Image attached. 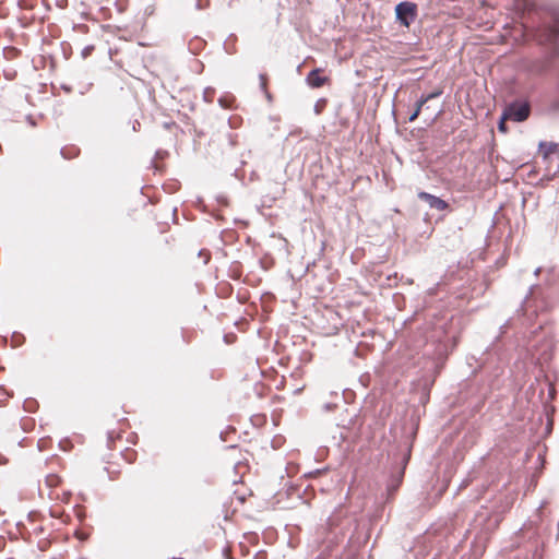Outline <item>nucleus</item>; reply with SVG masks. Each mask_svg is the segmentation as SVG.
<instances>
[{
	"label": "nucleus",
	"mask_w": 559,
	"mask_h": 559,
	"mask_svg": "<svg viewBox=\"0 0 559 559\" xmlns=\"http://www.w3.org/2000/svg\"><path fill=\"white\" fill-rule=\"evenodd\" d=\"M397 21L405 27H408L417 16V5L414 2L404 1L395 7Z\"/></svg>",
	"instance_id": "f257e3e1"
},
{
	"label": "nucleus",
	"mask_w": 559,
	"mask_h": 559,
	"mask_svg": "<svg viewBox=\"0 0 559 559\" xmlns=\"http://www.w3.org/2000/svg\"><path fill=\"white\" fill-rule=\"evenodd\" d=\"M530 116V105L526 102H515L510 104L503 111V119L516 122L526 120Z\"/></svg>",
	"instance_id": "f03ea898"
},
{
	"label": "nucleus",
	"mask_w": 559,
	"mask_h": 559,
	"mask_svg": "<svg viewBox=\"0 0 559 559\" xmlns=\"http://www.w3.org/2000/svg\"><path fill=\"white\" fill-rule=\"evenodd\" d=\"M418 198L420 200L425 201L431 209H435L438 211H444L449 207V204L444 200H442L433 194H430L428 192H424V191L419 192Z\"/></svg>",
	"instance_id": "7ed1b4c3"
},
{
	"label": "nucleus",
	"mask_w": 559,
	"mask_h": 559,
	"mask_svg": "<svg viewBox=\"0 0 559 559\" xmlns=\"http://www.w3.org/2000/svg\"><path fill=\"white\" fill-rule=\"evenodd\" d=\"M540 43H552L557 45L559 40V22H556L552 26H549L538 35Z\"/></svg>",
	"instance_id": "20e7f679"
},
{
	"label": "nucleus",
	"mask_w": 559,
	"mask_h": 559,
	"mask_svg": "<svg viewBox=\"0 0 559 559\" xmlns=\"http://www.w3.org/2000/svg\"><path fill=\"white\" fill-rule=\"evenodd\" d=\"M306 81L310 87L319 88L323 86L329 81V79L321 75L320 69H313L308 73Z\"/></svg>",
	"instance_id": "39448f33"
},
{
	"label": "nucleus",
	"mask_w": 559,
	"mask_h": 559,
	"mask_svg": "<svg viewBox=\"0 0 559 559\" xmlns=\"http://www.w3.org/2000/svg\"><path fill=\"white\" fill-rule=\"evenodd\" d=\"M539 148L543 153L544 159L550 158L552 154H556L558 152V145L552 142H550V143L540 142Z\"/></svg>",
	"instance_id": "423d86ee"
},
{
	"label": "nucleus",
	"mask_w": 559,
	"mask_h": 559,
	"mask_svg": "<svg viewBox=\"0 0 559 559\" xmlns=\"http://www.w3.org/2000/svg\"><path fill=\"white\" fill-rule=\"evenodd\" d=\"M61 483V479L56 474H49L46 476V484L48 487H57Z\"/></svg>",
	"instance_id": "0eeeda50"
},
{
	"label": "nucleus",
	"mask_w": 559,
	"mask_h": 559,
	"mask_svg": "<svg viewBox=\"0 0 559 559\" xmlns=\"http://www.w3.org/2000/svg\"><path fill=\"white\" fill-rule=\"evenodd\" d=\"M95 49V46L94 45H87L85 46L82 51H81V55L84 59H86L87 57H90L92 55V52L94 51Z\"/></svg>",
	"instance_id": "6e6552de"
},
{
	"label": "nucleus",
	"mask_w": 559,
	"mask_h": 559,
	"mask_svg": "<svg viewBox=\"0 0 559 559\" xmlns=\"http://www.w3.org/2000/svg\"><path fill=\"white\" fill-rule=\"evenodd\" d=\"M427 103V98L423 95L416 103V108L421 111L423 106Z\"/></svg>",
	"instance_id": "1a4fd4ad"
},
{
	"label": "nucleus",
	"mask_w": 559,
	"mask_h": 559,
	"mask_svg": "<svg viewBox=\"0 0 559 559\" xmlns=\"http://www.w3.org/2000/svg\"><path fill=\"white\" fill-rule=\"evenodd\" d=\"M207 5H209V0H198L197 1L198 9H203V8L207 7Z\"/></svg>",
	"instance_id": "9d476101"
},
{
	"label": "nucleus",
	"mask_w": 559,
	"mask_h": 559,
	"mask_svg": "<svg viewBox=\"0 0 559 559\" xmlns=\"http://www.w3.org/2000/svg\"><path fill=\"white\" fill-rule=\"evenodd\" d=\"M439 95H441V91H438V92H433V93H430L428 95H425V97L427 98V102L435 98V97H438Z\"/></svg>",
	"instance_id": "9b49d317"
},
{
	"label": "nucleus",
	"mask_w": 559,
	"mask_h": 559,
	"mask_svg": "<svg viewBox=\"0 0 559 559\" xmlns=\"http://www.w3.org/2000/svg\"><path fill=\"white\" fill-rule=\"evenodd\" d=\"M506 120H507V119H503V117H502V118H501V120H500V122H499V124H498L499 130H500V131H502V132H506V131H507V128H506Z\"/></svg>",
	"instance_id": "f8f14e48"
},
{
	"label": "nucleus",
	"mask_w": 559,
	"mask_h": 559,
	"mask_svg": "<svg viewBox=\"0 0 559 559\" xmlns=\"http://www.w3.org/2000/svg\"><path fill=\"white\" fill-rule=\"evenodd\" d=\"M420 114V110H418L417 108L414 110V112H412V115L409 116L408 120L409 121H414L417 119V117L419 116Z\"/></svg>",
	"instance_id": "ddd939ff"
},
{
	"label": "nucleus",
	"mask_w": 559,
	"mask_h": 559,
	"mask_svg": "<svg viewBox=\"0 0 559 559\" xmlns=\"http://www.w3.org/2000/svg\"><path fill=\"white\" fill-rule=\"evenodd\" d=\"M261 87L265 90L266 87V76L264 74H260Z\"/></svg>",
	"instance_id": "4468645a"
},
{
	"label": "nucleus",
	"mask_w": 559,
	"mask_h": 559,
	"mask_svg": "<svg viewBox=\"0 0 559 559\" xmlns=\"http://www.w3.org/2000/svg\"><path fill=\"white\" fill-rule=\"evenodd\" d=\"M61 154H62L66 158H70V156L66 153V150H61Z\"/></svg>",
	"instance_id": "2eb2a0df"
},
{
	"label": "nucleus",
	"mask_w": 559,
	"mask_h": 559,
	"mask_svg": "<svg viewBox=\"0 0 559 559\" xmlns=\"http://www.w3.org/2000/svg\"><path fill=\"white\" fill-rule=\"evenodd\" d=\"M316 112L319 114L320 112V106H316Z\"/></svg>",
	"instance_id": "dca6fc26"
},
{
	"label": "nucleus",
	"mask_w": 559,
	"mask_h": 559,
	"mask_svg": "<svg viewBox=\"0 0 559 559\" xmlns=\"http://www.w3.org/2000/svg\"><path fill=\"white\" fill-rule=\"evenodd\" d=\"M540 272V269L538 267L536 271H535V275H538Z\"/></svg>",
	"instance_id": "f3484780"
}]
</instances>
